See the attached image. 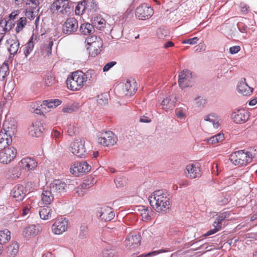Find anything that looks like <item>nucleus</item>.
Listing matches in <instances>:
<instances>
[{
    "label": "nucleus",
    "mask_w": 257,
    "mask_h": 257,
    "mask_svg": "<svg viewBox=\"0 0 257 257\" xmlns=\"http://www.w3.org/2000/svg\"><path fill=\"white\" fill-rule=\"evenodd\" d=\"M34 48L33 42L31 40L29 41L25 46V50H24V54L26 57H27L28 55L31 53Z\"/></svg>",
    "instance_id": "nucleus-41"
},
{
    "label": "nucleus",
    "mask_w": 257,
    "mask_h": 257,
    "mask_svg": "<svg viewBox=\"0 0 257 257\" xmlns=\"http://www.w3.org/2000/svg\"><path fill=\"white\" fill-rule=\"evenodd\" d=\"M230 161L235 165H246L251 162V159L247 156L244 150H240L232 154L230 157Z\"/></svg>",
    "instance_id": "nucleus-6"
},
{
    "label": "nucleus",
    "mask_w": 257,
    "mask_h": 257,
    "mask_svg": "<svg viewBox=\"0 0 257 257\" xmlns=\"http://www.w3.org/2000/svg\"><path fill=\"white\" fill-rule=\"evenodd\" d=\"M27 23V19L25 17L21 18L17 22L16 31L17 33L20 32L25 27Z\"/></svg>",
    "instance_id": "nucleus-40"
},
{
    "label": "nucleus",
    "mask_w": 257,
    "mask_h": 257,
    "mask_svg": "<svg viewBox=\"0 0 257 257\" xmlns=\"http://www.w3.org/2000/svg\"><path fill=\"white\" fill-rule=\"evenodd\" d=\"M62 101L58 99H51L44 100L41 105V108L40 109V110H41L42 113L46 112L49 111V110H47L46 107L48 108H54L60 105Z\"/></svg>",
    "instance_id": "nucleus-22"
},
{
    "label": "nucleus",
    "mask_w": 257,
    "mask_h": 257,
    "mask_svg": "<svg viewBox=\"0 0 257 257\" xmlns=\"http://www.w3.org/2000/svg\"><path fill=\"white\" fill-rule=\"evenodd\" d=\"M98 39H101L99 37H97L96 36H92L91 37H88L86 39L85 42L87 43V45L89 46L92 43L98 41Z\"/></svg>",
    "instance_id": "nucleus-52"
},
{
    "label": "nucleus",
    "mask_w": 257,
    "mask_h": 257,
    "mask_svg": "<svg viewBox=\"0 0 257 257\" xmlns=\"http://www.w3.org/2000/svg\"><path fill=\"white\" fill-rule=\"evenodd\" d=\"M67 221L65 219L61 218L53 224L52 230L56 234H61L67 230Z\"/></svg>",
    "instance_id": "nucleus-16"
},
{
    "label": "nucleus",
    "mask_w": 257,
    "mask_h": 257,
    "mask_svg": "<svg viewBox=\"0 0 257 257\" xmlns=\"http://www.w3.org/2000/svg\"><path fill=\"white\" fill-rule=\"evenodd\" d=\"M140 236L137 234L129 235L125 239V243L129 247L135 248L140 244Z\"/></svg>",
    "instance_id": "nucleus-26"
},
{
    "label": "nucleus",
    "mask_w": 257,
    "mask_h": 257,
    "mask_svg": "<svg viewBox=\"0 0 257 257\" xmlns=\"http://www.w3.org/2000/svg\"><path fill=\"white\" fill-rule=\"evenodd\" d=\"M54 196L55 195L50 188L48 186H46L43 189L41 195V200L43 204L49 205L54 200Z\"/></svg>",
    "instance_id": "nucleus-19"
},
{
    "label": "nucleus",
    "mask_w": 257,
    "mask_h": 257,
    "mask_svg": "<svg viewBox=\"0 0 257 257\" xmlns=\"http://www.w3.org/2000/svg\"><path fill=\"white\" fill-rule=\"evenodd\" d=\"M138 211L140 212V214L142 216V218L144 219H148L152 213L150 208L144 206H139Z\"/></svg>",
    "instance_id": "nucleus-33"
},
{
    "label": "nucleus",
    "mask_w": 257,
    "mask_h": 257,
    "mask_svg": "<svg viewBox=\"0 0 257 257\" xmlns=\"http://www.w3.org/2000/svg\"><path fill=\"white\" fill-rule=\"evenodd\" d=\"M44 130L42 123L39 121L33 122L29 128V134L33 137H39Z\"/></svg>",
    "instance_id": "nucleus-23"
},
{
    "label": "nucleus",
    "mask_w": 257,
    "mask_h": 257,
    "mask_svg": "<svg viewBox=\"0 0 257 257\" xmlns=\"http://www.w3.org/2000/svg\"><path fill=\"white\" fill-rule=\"evenodd\" d=\"M16 126L14 123L6 121L4 128L0 132V149L8 146L12 142V138L16 133Z\"/></svg>",
    "instance_id": "nucleus-4"
},
{
    "label": "nucleus",
    "mask_w": 257,
    "mask_h": 257,
    "mask_svg": "<svg viewBox=\"0 0 257 257\" xmlns=\"http://www.w3.org/2000/svg\"><path fill=\"white\" fill-rule=\"evenodd\" d=\"M153 13V10L147 4L140 6L136 10V15L140 20L148 19Z\"/></svg>",
    "instance_id": "nucleus-11"
},
{
    "label": "nucleus",
    "mask_w": 257,
    "mask_h": 257,
    "mask_svg": "<svg viewBox=\"0 0 257 257\" xmlns=\"http://www.w3.org/2000/svg\"><path fill=\"white\" fill-rule=\"evenodd\" d=\"M86 1L85 0L79 3L75 8V12L76 15H81L86 10Z\"/></svg>",
    "instance_id": "nucleus-38"
},
{
    "label": "nucleus",
    "mask_w": 257,
    "mask_h": 257,
    "mask_svg": "<svg viewBox=\"0 0 257 257\" xmlns=\"http://www.w3.org/2000/svg\"><path fill=\"white\" fill-rule=\"evenodd\" d=\"M194 102L198 106H203L206 103V100L201 96H198L194 99Z\"/></svg>",
    "instance_id": "nucleus-51"
},
{
    "label": "nucleus",
    "mask_w": 257,
    "mask_h": 257,
    "mask_svg": "<svg viewBox=\"0 0 257 257\" xmlns=\"http://www.w3.org/2000/svg\"><path fill=\"white\" fill-rule=\"evenodd\" d=\"M237 90L239 93L243 95H250L252 91V89L246 83L245 79H243L240 81L237 85Z\"/></svg>",
    "instance_id": "nucleus-25"
},
{
    "label": "nucleus",
    "mask_w": 257,
    "mask_h": 257,
    "mask_svg": "<svg viewBox=\"0 0 257 257\" xmlns=\"http://www.w3.org/2000/svg\"><path fill=\"white\" fill-rule=\"evenodd\" d=\"M199 39L197 37H195L194 38L189 39L187 40H185L182 42L183 44H189L190 45H194L196 44L198 41Z\"/></svg>",
    "instance_id": "nucleus-54"
},
{
    "label": "nucleus",
    "mask_w": 257,
    "mask_h": 257,
    "mask_svg": "<svg viewBox=\"0 0 257 257\" xmlns=\"http://www.w3.org/2000/svg\"><path fill=\"white\" fill-rule=\"evenodd\" d=\"M86 11L88 12H94L97 9L96 4L92 0L87 3L86 2Z\"/></svg>",
    "instance_id": "nucleus-44"
},
{
    "label": "nucleus",
    "mask_w": 257,
    "mask_h": 257,
    "mask_svg": "<svg viewBox=\"0 0 257 257\" xmlns=\"http://www.w3.org/2000/svg\"><path fill=\"white\" fill-rule=\"evenodd\" d=\"M72 9L68 0H55L50 7V11L58 19L68 16Z\"/></svg>",
    "instance_id": "nucleus-3"
},
{
    "label": "nucleus",
    "mask_w": 257,
    "mask_h": 257,
    "mask_svg": "<svg viewBox=\"0 0 257 257\" xmlns=\"http://www.w3.org/2000/svg\"><path fill=\"white\" fill-rule=\"evenodd\" d=\"M108 99L106 95L101 94L97 96V102L101 105H104L107 103Z\"/></svg>",
    "instance_id": "nucleus-47"
},
{
    "label": "nucleus",
    "mask_w": 257,
    "mask_h": 257,
    "mask_svg": "<svg viewBox=\"0 0 257 257\" xmlns=\"http://www.w3.org/2000/svg\"><path fill=\"white\" fill-rule=\"evenodd\" d=\"M20 164L22 167L28 170H34L37 166L36 161L30 158H25L21 160Z\"/></svg>",
    "instance_id": "nucleus-27"
},
{
    "label": "nucleus",
    "mask_w": 257,
    "mask_h": 257,
    "mask_svg": "<svg viewBox=\"0 0 257 257\" xmlns=\"http://www.w3.org/2000/svg\"><path fill=\"white\" fill-rule=\"evenodd\" d=\"M233 121L236 123H243L248 119V114L244 109L235 110L231 114Z\"/></svg>",
    "instance_id": "nucleus-14"
},
{
    "label": "nucleus",
    "mask_w": 257,
    "mask_h": 257,
    "mask_svg": "<svg viewBox=\"0 0 257 257\" xmlns=\"http://www.w3.org/2000/svg\"><path fill=\"white\" fill-rule=\"evenodd\" d=\"M11 239V232L10 231L6 229L0 231V243L3 244Z\"/></svg>",
    "instance_id": "nucleus-36"
},
{
    "label": "nucleus",
    "mask_w": 257,
    "mask_h": 257,
    "mask_svg": "<svg viewBox=\"0 0 257 257\" xmlns=\"http://www.w3.org/2000/svg\"><path fill=\"white\" fill-rule=\"evenodd\" d=\"M97 215L105 221H110L114 217L112 208L108 206L101 207L98 210Z\"/></svg>",
    "instance_id": "nucleus-17"
},
{
    "label": "nucleus",
    "mask_w": 257,
    "mask_h": 257,
    "mask_svg": "<svg viewBox=\"0 0 257 257\" xmlns=\"http://www.w3.org/2000/svg\"><path fill=\"white\" fill-rule=\"evenodd\" d=\"M78 28L77 20L74 18H69L67 19L63 25V32L67 35L75 32Z\"/></svg>",
    "instance_id": "nucleus-13"
},
{
    "label": "nucleus",
    "mask_w": 257,
    "mask_h": 257,
    "mask_svg": "<svg viewBox=\"0 0 257 257\" xmlns=\"http://www.w3.org/2000/svg\"><path fill=\"white\" fill-rule=\"evenodd\" d=\"M7 43L10 45L8 50L11 54L15 55L16 54L19 49L20 43L17 38L15 37L14 38H11L7 40Z\"/></svg>",
    "instance_id": "nucleus-28"
},
{
    "label": "nucleus",
    "mask_w": 257,
    "mask_h": 257,
    "mask_svg": "<svg viewBox=\"0 0 257 257\" xmlns=\"http://www.w3.org/2000/svg\"><path fill=\"white\" fill-rule=\"evenodd\" d=\"M9 73L8 64L4 63L0 67V81H4L5 77L9 74Z\"/></svg>",
    "instance_id": "nucleus-37"
},
{
    "label": "nucleus",
    "mask_w": 257,
    "mask_h": 257,
    "mask_svg": "<svg viewBox=\"0 0 257 257\" xmlns=\"http://www.w3.org/2000/svg\"><path fill=\"white\" fill-rule=\"evenodd\" d=\"M123 91L125 95L131 96L137 90V83L134 79H128L123 86Z\"/></svg>",
    "instance_id": "nucleus-21"
},
{
    "label": "nucleus",
    "mask_w": 257,
    "mask_h": 257,
    "mask_svg": "<svg viewBox=\"0 0 257 257\" xmlns=\"http://www.w3.org/2000/svg\"><path fill=\"white\" fill-rule=\"evenodd\" d=\"M177 98L175 95L171 94L163 100L161 102L162 108L166 111L172 110L175 106Z\"/></svg>",
    "instance_id": "nucleus-20"
},
{
    "label": "nucleus",
    "mask_w": 257,
    "mask_h": 257,
    "mask_svg": "<svg viewBox=\"0 0 257 257\" xmlns=\"http://www.w3.org/2000/svg\"><path fill=\"white\" fill-rule=\"evenodd\" d=\"M39 232L38 228L36 225H32L24 228L23 235L26 238H30L37 235Z\"/></svg>",
    "instance_id": "nucleus-29"
},
{
    "label": "nucleus",
    "mask_w": 257,
    "mask_h": 257,
    "mask_svg": "<svg viewBox=\"0 0 257 257\" xmlns=\"http://www.w3.org/2000/svg\"><path fill=\"white\" fill-rule=\"evenodd\" d=\"M88 234V228L85 224H82L80 226L78 234L79 238L83 239L86 238Z\"/></svg>",
    "instance_id": "nucleus-39"
},
{
    "label": "nucleus",
    "mask_w": 257,
    "mask_h": 257,
    "mask_svg": "<svg viewBox=\"0 0 257 257\" xmlns=\"http://www.w3.org/2000/svg\"><path fill=\"white\" fill-rule=\"evenodd\" d=\"M140 121L141 122L149 123L151 121V119L147 116H143L140 117Z\"/></svg>",
    "instance_id": "nucleus-64"
},
{
    "label": "nucleus",
    "mask_w": 257,
    "mask_h": 257,
    "mask_svg": "<svg viewBox=\"0 0 257 257\" xmlns=\"http://www.w3.org/2000/svg\"><path fill=\"white\" fill-rule=\"evenodd\" d=\"M186 176L191 179H194L201 175L200 166L198 163L190 164L186 166L185 169Z\"/></svg>",
    "instance_id": "nucleus-15"
},
{
    "label": "nucleus",
    "mask_w": 257,
    "mask_h": 257,
    "mask_svg": "<svg viewBox=\"0 0 257 257\" xmlns=\"http://www.w3.org/2000/svg\"><path fill=\"white\" fill-rule=\"evenodd\" d=\"M8 23V22L6 20L0 21V33H5L9 31V29L7 28Z\"/></svg>",
    "instance_id": "nucleus-48"
},
{
    "label": "nucleus",
    "mask_w": 257,
    "mask_h": 257,
    "mask_svg": "<svg viewBox=\"0 0 257 257\" xmlns=\"http://www.w3.org/2000/svg\"><path fill=\"white\" fill-rule=\"evenodd\" d=\"M75 190H76V192H75L76 194H77V196H83L85 193V191L83 190L82 189H79V186H78L75 189Z\"/></svg>",
    "instance_id": "nucleus-63"
},
{
    "label": "nucleus",
    "mask_w": 257,
    "mask_h": 257,
    "mask_svg": "<svg viewBox=\"0 0 257 257\" xmlns=\"http://www.w3.org/2000/svg\"><path fill=\"white\" fill-rule=\"evenodd\" d=\"M178 83L182 89L191 87L193 85L192 75L190 71L185 69L181 72L179 75Z\"/></svg>",
    "instance_id": "nucleus-9"
},
{
    "label": "nucleus",
    "mask_w": 257,
    "mask_h": 257,
    "mask_svg": "<svg viewBox=\"0 0 257 257\" xmlns=\"http://www.w3.org/2000/svg\"><path fill=\"white\" fill-rule=\"evenodd\" d=\"M220 230V227L218 226V227H217L216 228H214L212 229H211L209 231H208L205 234L204 236H209L212 234H213L218 231Z\"/></svg>",
    "instance_id": "nucleus-60"
},
{
    "label": "nucleus",
    "mask_w": 257,
    "mask_h": 257,
    "mask_svg": "<svg viewBox=\"0 0 257 257\" xmlns=\"http://www.w3.org/2000/svg\"><path fill=\"white\" fill-rule=\"evenodd\" d=\"M85 143V140L83 139H75L70 144L69 151L78 157H84L87 154Z\"/></svg>",
    "instance_id": "nucleus-5"
},
{
    "label": "nucleus",
    "mask_w": 257,
    "mask_h": 257,
    "mask_svg": "<svg viewBox=\"0 0 257 257\" xmlns=\"http://www.w3.org/2000/svg\"><path fill=\"white\" fill-rule=\"evenodd\" d=\"M94 72L92 70H88L85 73L80 71L72 73L66 80L68 88L73 91L79 90L85 85L87 80H90Z\"/></svg>",
    "instance_id": "nucleus-1"
},
{
    "label": "nucleus",
    "mask_w": 257,
    "mask_h": 257,
    "mask_svg": "<svg viewBox=\"0 0 257 257\" xmlns=\"http://www.w3.org/2000/svg\"><path fill=\"white\" fill-rule=\"evenodd\" d=\"M91 169V166L85 162L74 163L70 167V172L75 175L78 176L79 173H86Z\"/></svg>",
    "instance_id": "nucleus-12"
},
{
    "label": "nucleus",
    "mask_w": 257,
    "mask_h": 257,
    "mask_svg": "<svg viewBox=\"0 0 257 257\" xmlns=\"http://www.w3.org/2000/svg\"><path fill=\"white\" fill-rule=\"evenodd\" d=\"M240 8L242 13L246 14L249 12V6L244 3H241L240 4Z\"/></svg>",
    "instance_id": "nucleus-56"
},
{
    "label": "nucleus",
    "mask_w": 257,
    "mask_h": 257,
    "mask_svg": "<svg viewBox=\"0 0 257 257\" xmlns=\"http://www.w3.org/2000/svg\"><path fill=\"white\" fill-rule=\"evenodd\" d=\"M92 23L97 29L102 30L105 26L106 21L101 16H97L92 18Z\"/></svg>",
    "instance_id": "nucleus-31"
},
{
    "label": "nucleus",
    "mask_w": 257,
    "mask_h": 257,
    "mask_svg": "<svg viewBox=\"0 0 257 257\" xmlns=\"http://www.w3.org/2000/svg\"><path fill=\"white\" fill-rule=\"evenodd\" d=\"M78 110V107L76 104H73L71 105H68L63 107L62 111L65 113H71L73 111H76Z\"/></svg>",
    "instance_id": "nucleus-42"
},
{
    "label": "nucleus",
    "mask_w": 257,
    "mask_h": 257,
    "mask_svg": "<svg viewBox=\"0 0 257 257\" xmlns=\"http://www.w3.org/2000/svg\"><path fill=\"white\" fill-rule=\"evenodd\" d=\"M54 81V79L53 77H52L51 76H47L45 79V84L47 86L51 85L52 84V83H53Z\"/></svg>",
    "instance_id": "nucleus-61"
},
{
    "label": "nucleus",
    "mask_w": 257,
    "mask_h": 257,
    "mask_svg": "<svg viewBox=\"0 0 257 257\" xmlns=\"http://www.w3.org/2000/svg\"><path fill=\"white\" fill-rule=\"evenodd\" d=\"M0 151V162L4 164H8L12 162L16 157L17 151L14 147H3Z\"/></svg>",
    "instance_id": "nucleus-7"
},
{
    "label": "nucleus",
    "mask_w": 257,
    "mask_h": 257,
    "mask_svg": "<svg viewBox=\"0 0 257 257\" xmlns=\"http://www.w3.org/2000/svg\"><path fill=\"white\" fill-rule=\"evenodd\" d=\"M27 190L22 185L15 186L11 191L12 196L17 201H22L25 197Z\"/></svg>",
    "instance_id": "nucleus-18"
},
{
    "label": "nucleus",
    "mask_w": 257,
    "mask_h": 257,
    "mask_svg": "<svg viewBox=\"0 0 257 257\" xmlns=\"http://www.w3.org/2000/svg\"><path fill=\"white\" fill-rule=\"evenodd\" d=\"M175 113L177 117L180 119H184L186 117V114L180 108H177L175 110Z\"/></svg>",
    "instance_id": "nucleus-53"
},
{
    "label": "nucleus",
    "mask_w": 257,
    "mask_h": 257,
    "mask_svg": "<svg viewBox=\"0 0 257 257\" xmlns=\"http://www.w3.org/2000/svg\"><path fill=\"white\" fill-rule=\"evenodd\" d=\"M56 196H61L67 191V184L60 180H54L48 186Z\"/></svg>",
    "instance_id": "nucleus-10"
},
{
    "label": "nucleus",
    "mask_w": 257,
    "mask_h": 257,
    "mask_svg": "<svg viewBox=\"0 0 257 257\" xmlns=\"http://www.w3.org/2000/svg\"><path fill=\"white\" fill-rule=\"evenodd\" d=\"M237 28L241 33L245 32L247 26L242 23L239 22L237 25Z\"/></svg>",
    "instance_id": "nucleus-59"
},
{
    "label": "nucleus",
    "mask_w": 257,
    "mask_h": 257,
    "mask_svg": "<svg viewBox=\"0 0 257 257\" xmlns=\"http://www.w3.org/2000/svg\"><path fill=\"white\" fill-rule=\"evenodd\" d=\"M117 140L116 136L111 131L101 133L98 136V143L104 146H113Z\"/></svg>",
    "instance_id": "nucleus-8"
},
{
    "label": "nucleus",
    "mask_w": 257,
    "mask_h": 257,
    "mask_svg": "<svg viewBox=\"0 0 257 257\" xmlns=\"http://www.w3.org/2000/svg\"><path fill=\"white\" fill-rule=\"evenodd\" d=\"M53 45V42H50L49 43L48 46H47V48L45 50V52H44L43 54H45V53H46V56H49L50 54H51V47Z\"/></svg>",
    "instance_id": "nucleus-62"
},
{
    "label": "nucleus",
    "mask_w": 257,
    "mask_h": 257,
    "mask_svg": "<svg viewBox=\"0 0 257 257\" xmlns=\"http://www.w3.org/2000/svg\"><path fill=\"white\" fill-rule=\"evenodd\" d=\"M39 213L42 219L48 220L51 217L52 209L48 206H44L40 209Z\"/></svg>",
    "instance_id": "nucleus-32"
},
{
    "label": "nucleus",
    "mask_w": 257,
    "mask_h": 257,
    "mask_svg": "<svg viewBox=\"0 0 257 257\" xmlns=\"http://www.w3.org/2000/svg\"><path fill=\"white\" fill-rule=\"evenodd\" d=\"M117 187H122L126 184V180L124 177H120L114 180Z\"/></svg>",
    "instance_id": "nucleus-45"
},
{
    "label": "nucleus",
    "mask_w": 257,
    "mask_h": 257,
    "mask_svg": "<svg viewBox=\"0 0 257 257\" xmlns=\"http://www.w3.org/2000/svg\"><path fill=\"white\" fill-rule=\"evenodd\" d=\"M98 41L92 43L87 47V49L89 50L91 55L94 57L99 53L100 48L102 46L101 39H98Z\"/></svg>",
    "instance_id": "nucleus-30"
},
{
    "label": "nucleus",
    "mask_w": 257,
    "mask_h": 257,
    "mask_svg": "<svg viewBox=\"0 0 257 257\" xmlns=\"http://www.w3.org/2000/svg\"><path fill=\"white\" fill-rule=\"evenodd\" d=\"M247 156L251 159V162L254 160H257V148H251L249 151H246Z\"/></svg>",
    "instance_id": "nucleus-43"
},
{
    "label": "nucleus",
    "mask_w": 257,
    "mask_h": 257,
    "mask_svg": "<svg viewBox=\"0 0 257 257\" xmlns=\"http://www.w3.org/2000/svg\"><path fill=\"white\" fill-rule=\"evenodd\" d=\"M149 201L151 206L158 212L166 211L170 205L169 198L163 190L155 191L149 197Z\"/></svg>",
    "instance_id": "nucleus-2"
},
{
    "label": "nucleus",
    "mask_w": 257,
    "mask_h": 257,
    "mask_svg": "<svg viewBox=\"0 0 257 257\" xmlns=\"http://www.w3.org/2000/svg\"><path fill=\"white\" fill-rule=\"evenodd\" d=\"M116 62L115 61H111L108 63H107L103 68V71L104 72L105 71H108L111 68H112L115 64H116Z\"/></svg>",
    "instance_id": "nucleus-57"
},
{
    "label": "nucleus",
    "mask_w": 257,
    "mask_h": 257,
    "mask_svg": "<svg viewBox=\"0 0 257 257\" xmlns=\"http://www.w3.org/2000/svg\"><path fill=\"white\" fill-rule=\"evenodd\" d=\"M19 249V245L17 243H13L9 247V251L12 255H15L18 252Z\"/></svg>",
    "instance_id": "nucleus-50"
},
{
    "label": "nucleus",
    "mask_w": 257,
    "mask_h": 257,
    "mask_svg": "<svg viewBox=\"0 0 257 257\" xmlns=\"http://www.w3.org/2000/svg\"><path fill=\"white\" fill-rule=\"evenodd\" d=\"M80 31L84 35H90L93 33V26L89 23H84L81 25Z\"/></svg>",
    "instance_id": "nucleus-34"
},
{
    "label": "nucleus",
    "mask_w": 257,
    "mask_h": 257,
    "mask_svg": "<svg viewBox=\"0 0 257 257\" xmlns=\"http://www.w3.org/2000/svg\"><path fill=\"white\" fill-rule=\"evenodd\" d=\"M162 252V251H152L147 253H144L142 254L138 257H152L155 255H156L158 253Z\"/></svg>",
    "instance_id": "nucleus-55"
},
{
    "label": "nucleus",
    "mask_w": 257,
    "mask_h": 257,
    "mask_svg": "<svg viewBox=\"0 0 257 257\" xmlns=\"http://www.w3.org/2000/svg\"><path fill=\"white\" fill-rule=\"evenodd\" d=\"M229 216V213L228 212H224L221 213L218 216H217L216 219V222L218 224H221V222L223 220H224L225 218H228Z\"/></svg>",
    "instance_id": "nucleus-46"
},
{
    "label": "nucleus",
    "mask_w": 257,
    "mask_h": 257,
    "mask_svg": "<svg viewBox=\"0 0 257 257\" xmlns=\"http://www.w3.org/2000/svg\"><path fill=\"white\" fill-rule=\"evenodd\" d=\"M204 120L211 124L215 129H217L221 124L220 117L214 113L204 116Z\"/></svg>",
    "instance_id": "nucleus-24"
},
{
    "label": "nucleus",
    "mask_w": 257,
    "mask_h": 257,
    "mask_svg": "<svg viewBox=\"0 0 257 257\" xmlns=\"http://www.w3.org/2000/svg\"><path fill=\"white\" fill-rule=\"evenodd\" d=\"M114 255V250L112 248H105L102 251L103 257H113Z\"/></svg>",
    "instance_id": "nucleus-49"
},
{
    "label": "nucleus",
    "mask_w": 257,
    "mask_h": 257,
    "mask_svg": "<svg viewBox=\"0 0 257 257\" xmlns=\"http://www.w3.org/2000/svg\"><path fill=\"white\" fill-rule=\"evenodd\" d=\"M240 50V47L239 46H234L229 48V52L232 54L237 53Z\"/></svg>",
    "instance_id": "nucleus-58"
},
{
    "label": "nucleus",
    "mask_w": 257,
    "mask_h": 257,
    "mask_svg": "<svg viewBox=\"0 0 257 257\" xmlns=\"http://www.w3.org/2000/svg\"><path fill=\"white\" fill-rule=\"evenodd\" d=\"M224 139L223 134L218 133L206 140L207 142L209 144H215L222 142Z\"/></svg>",
    "instance_id": "nucleus-35"
}]
</instances>
